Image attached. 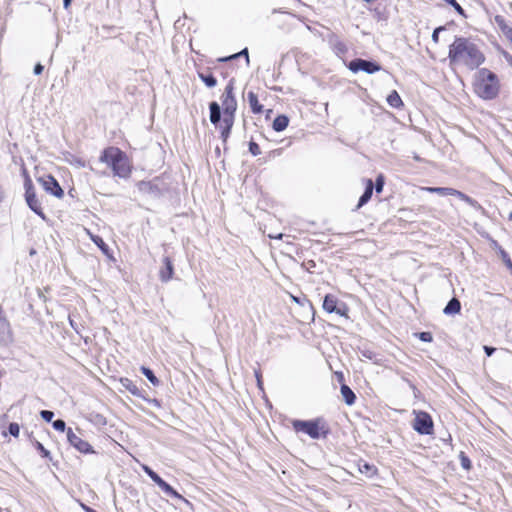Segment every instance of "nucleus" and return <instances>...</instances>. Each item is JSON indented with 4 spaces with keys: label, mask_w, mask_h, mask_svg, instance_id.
Segmentation results:
<instances>
[{
    "label": "nucleus",
    "mask_w": 512,
    "mask_h": 512,
    "mask_svg": "<svg viewBox=\"0 0 512 512\" xmlns=\"http://www.w3.org/2000/svg\"><path fill=\"white\" fill-rule=\"evenodd\" d=\"M84 510H85L86 512H97L95 509H93V508H91V507H89V506H84Z\"/></svg>",
    "instance_id": "nucleus-54"
},
{
    "label": "nucleus",
    "mask_w": 512,
    "mask_h": 512,
    "mask_svg": "<svg viewBox=\"0 0 512 512\" xmlns=\"http://www.w3.org/2000/svg\"><path fill=\"white\" fill-rule=\"evenodd\" d=\"M248 149H249V152L253 155V156H258L261 154V150H260V147L259 145L254 142V141H249L248 143Z\"/></svg>",
    "instance_id": "nucleus-37"
},
{
    "label": "nucleus",
    "mask_w": 512,
    "mask_h": 512,
    "mask_svg": "<svg viewBox=\"0 0 512 512\" xmlns=\"http://www.w3.org/2000/svg\"><path fill=\"white\" fill-rule=\"evenodd\" d=\"M242 56H244L246 58V62H247V64H249L248 48H244L240 52L232 54L230 56L221 57V58L218 59V61L219 62H228V61L237 59V58L242 57Z\"/></svg>",
    "instance_id": "nucleus-29"
},
{
    "label": "nucleus",
    "mask_w": 512,
    "mask_h": 512,
    "mask_svg": "<svg viewBox=\"0 0 512 512\" xmlns=\"http://www.w3.org/2000/svg\"><path fill=\"white\" fill-rule=\"evenodd\" d=\"M43 70H44V66L41 63H37L34 66L33 72L35 75H40V74H42Z\"/></svg>",
    "instance_id": "nucleus-44"
},
{
    "label": "nucleus",
    "mask_w": 512,
    "mask_h": 512,
    "mask_svg": "<svg viewBox=\"0 0 512 512\" xmlns=\"http://www.w3.org/2000/svg\"><path fill=\"white\" fill-rule=\"evenodd\" d=\"M101 175H108L106 171L102 172Z\"/></svg>",
    "instance_id": "nucleus-64"
},
{
    "label": "nucleus",
    "mask_w": 512,
    "mask_h": 512,
    "mask_svg": "<svg viewBox=\"0 0 512 512\" xmlns=\"http://www.w3.org/2000/svg\"><path fill=\"white\" fill-rule=\"evenodd\" d=\"M255 375H256L257 380L261 379V376H260V374L257 371L255 372Z\"/></svg>",
    "instance_id": "nucleus-59"
},
{
    "label": "nucleus",
    "mask_w": 512,
    "mask_h": 512,
    "mask_svg": "<svg viewBox=\"0 0 512 512\" xmlns=\"http://www.w3.org/2000/svg\"><path fill=\"white\" fill-rule=\"evenodd\" d=\"M8 432L11 436L13 437H18L19 436V433H20V426L18 423H15V422H11L9 425H8Z\"/></svg>",
    "instance_id": "nucleus-36"
},
{
    "label": "nucleus",
    "mask_w": 512,
    "mask_h": 512,
    "mask_svg": "<svg viewBox=\"0 0 512 512\" xmlns=\"http://www.w3.org/2000/svg\"><path fill=\"white\" fill-rule=\"evenodd\" d=\"M158 487L168 496L175 499L183 500L184 498L180 495L169 483L163 480Z\"/></svg>",
    "instance_id": "nucleus-25"
},
{
    "label": "nucleus",
    "mask_w": 512,
    "mask_h": 512,
    "mask_svg": "<svg viewBox=\"0 0 512 512\" xmlns=\"http://www.w3.org/2000/svg\"><path fill=\"white\" fill-rule=\"evenodd\" d=\"M336 375H337V378H338V380H339L340 382H342V381L344 380V378H343V374H342L341 372L336 373Z\"/></svg>",
    "instance_id": "nucleus-55"
},
{
    "label": "nucleus",
    "mask_w": 512,
    "mask_h": 512,
    "mask_svg": "<svg viewBox=\"0 0 512 512\" xmlns=\"http://www.w3.org/2000/svg\"><path fill=\"white\" fill-rule=\"evenodd\" d=\"M288 124H289V118L286 115L281 114V115H278L274 119V121L272 123V128L276 132H281L288 127Z\"/></svg>",
    "instance_id": "nucleus-23"
},
{
    "label": "nucleus",
    "mask_w": 512,
    "mask_h": 512,
    "mask_svg": "<svg viewBox=\"0 0 512 512\" xmlns=\"http://www.w3.org/2000/svg\"><path fill=\"white\" fill-rule=\"evenodd\" d=\"M101 163L107 164L112 169L113 175L127 179L131 174L129 159L120 148L110 146L105 148L99 157Z\"/></svg>",
    "instance_id": "nucleus-3"
},
{
    "label": "nucleus",
    "mask_w": 512,
    "mask_h": 512,
    "mask_svg": "<svg viewBox=\"0 0 512 512\" xmlns=\"http://www.w3.org/2000/svg\"><path fill=\"white\" fill-rule=\"evenodd\" d=\"M418 337L423 342H428L429 343V342H432V340H433L432 334L430 332H426V331L425 332H420L418 334Z\"/></svg>",
    "instance_id": "nucleus-40"
},
{
    "label": "nucleus",
    "mask_w": 512,
    "mask_h": 512,
    "mask_svg": "<svg viewBox=\"0 0 512 512\" xmlns=\"http://www.w3.org/2000/svg\"><path fill=\"white\" fill-rule=\"evenodd\" d=\"M292 426L296 432H303L312 439L326 438L329 429L324 419L316 418L312 420H294Z\"/></svg>",
    "instance_id": "nucleus-5"
},
{
    "label": "nucleus",
    "mask_w": 512,
    "mask_h": 512,
    "mask_svg": "<svg viewBox=\"0 0 512 512\" xmlns=\"http://www.w3.org/2000/svg\"><path fill=\"white\" fill-rule=\"evenodd\" d=\"M358 470L360 473L366 475L367 477H373L377 473V467L375 465L363 460H359Z\"/></svg>",
    "instance_id": "nucleus-21"
},
{
    "label": "nucleus",
    "mask_w": 512,
    "mask_h": 512,
    "mask_svg": "<svg viewBox=\"0 0 512 512\" xmlns=\"http://www.w3.org/2000/svg\"><path fill=\"white\" fill-rule=\"evenodd\" d=\"M373 189H374L373 182L371 179H369L367 181V185L365 187L363 194L360 196V198L358 200V204H357L355 210L360 209L362 206H364L366 203L369 202V200L371 199L372 194H373Z\"/></svg>",
    "instance_id": "nucleus-16"
},
{
    "label": "nucleus",
    "mask_w": 512,
    "mask_h": 512,
    "mask_svg": "<svg viewBox=\"0 0 512 512\" xmlns=\"http://www.w3.org/2000/svg\"><path fill=\"white\" fill-rule=\"evenodd\" d=\"M347 67L353 73L362 71L367 74H374L382 69V66L378 62L362 58H355L351 60Z\"/></svg>",
    "instance_id": "nucleus-10"
},
{
    "label": "nucleus",
    "mask_w": 512,
    "mask_h": 512,
    "mask_svg": "<svg viewBox=\"0 0 512 512\" xmlns=\"http://www.w3.org/2000/svg\"><path fill=\"white\" fill-rule=\"evenodd\" d=\"M422 189L429 193H435L440 196L456 195V193H458V190L449 187H424Z\"/></svg>",
    "instance_id": "nucleus-22"
},
{
    "label": "nucleus",
    "mask_w": 512,
    "mask_h": 512,
    "mask_svg": "<svg viewBox=\"0 0 512 512\" xmlns=\"http://www.w3.org/2000/svg\"><path fill=\"white\" fill-rule=\"evenodd\" d=\"M499 254L505 265L512 270V261L509 254L502 247H499Z\"/></svg>",
    "instance_id": "nucleus-34"
},
{
    "label": "nucleus",
    "mask_w": 512,
    "mask_h": 512,
    "mask_svg": "<svg viewBox=\"0 0 512 512\" xmlns=\"http://www.w3.org/2000/svg\"><path fill=\"white\" fill-rule=\"evenodd\" d=\"M448 58L451 65H464L469 70H475L482 65L486 58L479 47L469 38L456 36L449 45Z\"/></svg>",
    "instance_id": "nucleus-1"
},
{
    "label": "nucleus",
    "mask_w": 512,
    "mask_h": 512,
    "mask_svg": "<svg viewBox=\"0 0 512 512\" xmlns=\"http://www.w3.org/2000/svg\"><path fill=\"white\" fill-rule=\"evenodd\" d=\"M150 479L158 486L162 481L163 479L155 472L153 474L152 477H150Z\"/></svg>",
    "instance_id": "nucleus-46"
},
{
    "label": "nucleus",
    "mask_w": 512,
    "mask_h": 512,
    "mask_svg": "<svg viewBox=\"0 0 512 512\" xmlns=\"http://www.w3.org/2000/svg\"><path fill=\"white\" fill-rule=\"evenodd\" d=\"M5 197H6L5 190L3 188V185L0 183V203H2L4 201Z\"/></svg>",
    "instance_id": "nucleus-50"
},
{
    "label": "nucleus",
    "mask_w": 512,
    "mask_h": 512,
    "mask_svg": "<svg viewBox=\"0 0 512 512\" xmlns=\"http://www.w3.org/2000/svg\"><path fill=\"white\" fill-rule=\"evenodd\" d=\"M384 184H385L384 176L382 174H379L376 177L375 186L373 185V187L375 188L377 193H381L383 190Z\"/></svg>",
    "instance_id": "nucleus-35"
},
{
    "label": "nucleus",
    "mask_w": 512,
    "mask_h": 512,
    "mask_svg": "<svg viewBox=\"0 0 512 512\" xmlns=\"http://www.w3.org/2000/svg\"><path fill=\"white\" fill-rule=\"evenodd\" d=\"M198 77L208 88H213L217 85V79L209 69H207V71L198 72Z\"/></svg>",
    "instance_id": "nucleus-24"
},
{
    "label": "nucleus",
    "mask_w": 512,
    "mask_h": 512,
    "mask_svg": "<svg viewBox=\"0 0 512 512\" xmlns=\"http://www.w3.org/2000/svg\"><path fill=\"white\" fill-rule=\"evenodd\" d=\"M143 470L149 476V478L152 477L153 474L155 473V471L147 465L143 466Z\"/></svg>",
    "instance_id": "nucleus-48"
},
{
    "label": "nucleus",
    "mask_w": 512,
    "mask_h": 512,
    "mask_svg": "<svg viewBox=\"0 0 512 512\" xmlns=\"http://www.w3.org/2000/svg\"><path fill=\"white\" fill-rule=\"evenodd\" d=\"M37 181L41 184V186L47 193L59 199L63 198L64 190L60 186L59 182L52 175L48 174L38 177Z\"/></svg>",
    "instance_id": "nucleus-12"
},
{
    "label": "nucleus",
    "mask_w": 512,
    "mask_h": 512,
    "mask_svg": "<svg viewBox=\"0 0 512 512\" xmlns=\"http://www.w3.org/2000/svg\"><path fill=\"white\" fill-rule=\"evenodd\" d=\"M459 459H460V463H461V466L463 469H465V470L471 469V467H472L471 460L464 452L460 453Z\"/></svg>",
    "instance_id": "nucleus-33"
},
{
    "label": "nucleus",
    "mask_w": 512,
    "mask_h": 512,
    "mask_svg": "<svg viewBox=\"0 0 512 512\" xmlns=\"http://www.w3.org/2000/svg\"><path fill=\"white\" fill-rule=\"evenodd\" d=\"M174 265L170 257L164 256L162 259V266L159 270V279L162 282H168L173 278Z\"/></svg>",
    "instance_id": "nucleus-15"
},
{
    "label": "nucleus",
    "mask_w": 512,
    "mask_h": 512,
    "mask_svg": "<svg viewBox=\"0 0 512 512\" xmlns=\"http://www.w3.org/2000/svg\"><path fill=\"white\" fill-rule=\"evenodd\" d=\"M271 112H272V110H270V109L267 111V117L270 116Z\"/></svg>",
    "instance_id": "nucleus-63"
},
{
    "label": "nucleus",
    "mask_w": 512,
    "mask_h": 512,
    "mask_svg": "<svg viewBox=\"0 0 512 512\" xmlns=\"http://www.w3.org/2000/svg\"><path fill=\"white\" fill-rule=\"evenodd\" d=\"M495 22L502 33L512 42V27L508 26L505 19L500 15L495 16Z\"/></svg>",
    "instance_id": "nucleus-26"
},
{
    "label": "nucleus",
    "mask_w": 512,
    "mask_h": 512,
    "mask_svg": "<svg viewBox=\"0 0 512 512\" xmlns=\"http://www.w3.org/2000/svg\"><path fill=\"white\" fill-rule=\"evenodd\" d=\"M121 385L128 390L132 395L136 397L144 398L142 391L137 387V385L129 378H121Z\"/></svg>",
    "instance_id": "nucleus-18"
},
{
    "label": "nucleus",
    "mask_w": 512,
    "mask_h": 512,
    "mask_svg": "<svg viewBox=\"0 0 512 512\" xmlns=\"http://www.w3.org/2000/svg\"><path fill=\"white\" fill-rule=\"evenodd\" d=\"M25 201L28 205V207L38 216H40L42 219H46L45 213L42 209L41 202L37 198L36 191L34 188V185L32 183V180L30 177H27L25 183Z\"/></svg>",
    "instance_id": "nucleus-7"
},
{
    "label": "nucleus",
    "mask_w": 512,
    "mask_h": 512,
    "mask_svg": "<svg viewBox=\"0 0 512 512\" xmlns=\"http://www.w3.org/2000/svg\"><path fill=\"white\" fill-rule=\"evenodd\" d=\"M322 307L327 313H336L340 316H347L349 310L344 302L339 301L338 298L332 294L325 295Z\"/></svg>",
    "instance_id": "nucleus-11"
},
{
    "label": "nucleus",
    "mask_w": 512,
    "mask_h": 512,
    "mask_svg": "<svg viewBox=\"0 0 512 512\" xmlns=\"http://www.w3.org/2000/svg\"><path fill=\"white\" fill-rule=\"evenodd\" d=\"M143 470L149 476V478L152 477L153 474L155 473V471L147 465L143 466Z\"/></svg>",
    "instance_id": "nucleus-47"
},
{
    "label": "nucleus",
    "mask_w": 512,
    "mask_h": 512,
    "mask_svg": "<svg viewBox=\"0 0 512 512\" xmlns=\"http://www.w3.org/2000/svg\"><path fill=\"white\" fill-rule=\"evenodd\" d=\"M455 196L459 197L461 200L465 201L467 204H469L475 209H482L481 205L476 200H474L473 198L464 194L461 191H458V193H456Z\"/></svg>",
    "instance_id": "nucleus-32"
},
{
    "label": "nucleus",
    "mask_w": 512,
    "mask_h": 512,
    "mask_svg": "<svg viewBox=\"0 0 512 512\" xmlns=\"http://www.w3.org/2000/svg\"><path fill=\"white\" fill-rule=\"evenodd\" d=\"M461 310V303L459 299L456 297H453L449 300V302L446 304L445 308L443 309V313L446 315H455L458 314Z\"/></svg>",
    "instance_id": "nucleus-20"
},
{
    "label": "nucleus",
    "mask_w": 512,
    "mask_h": 512,
    "mask_svg": "<svg viewBox=\"0 0 512 512\" xmlns=\"http://www.w3.org/2000/svg\"><path fill=\"white\" fill-rule=\"evenodd\" d=\"M335 49L339 53H345L347 51V47L343 42H337L335 45Z\"/></svg>",
    "instance_id": "nucleus-43"
},
{
    "label": "nucleus",
    "mask_w": 512,
    "mask_h": 512,
    "mask_svg": "<svg viewBox=\"0 0 512 512\" xmlns=\"http://www.w3.org/2000/svg\"><path fill=\"white\" fill-rule=\"evenodd\" d=\"M413 159L416 160L417 162L423 161V159L417 153H413Z\"/></svg>",
    "instance_id": "nucleus-52"
},
{
    "label": "nucleus",
    "mask_w": 512,
    "mask_h": 512,
    "mask_svg": "<svg viewBox=\"0 0 512 512\" xmlns=\"http://www.w3.org/2000/svg\"><path fill=\"white\" fill-rule=\"evenodd\" d=\"M508 219L512 221V211L509 213Z\"/></svg>",
    "instance_id": "nucleus-60"
},
{
    "label": "nucleus",
    "mask_w": 512,
    "mask_h": 512,
    "mask_svg": "<svg viewBox=\"0 0 512 512\" xmlns=\"http://www.w3.org/2000/svg\"><path fill=\"white\" fill-rule=\"evenodd\" d=\"M30 440L35 447V449L40 453L42 458H46L48 460H52L51 453L49 450H47L42 443H40L38 440L32 437V435H29Z\"/></svg>",
    "instance_id": "nucleus-27"
},
{
    "label": "nucleus",
    "mask_w": 512,
    "mask_h": 512,
    "mask_svg": "<svg viewBox=\"0 0 512 512\" xmlns=\"http://www.w3.org/2000/svg\"><path fill=\"white\" fill-rule=\"evenodd\" d=\"M13 341V333L3 308L0 306V345L7 346Z\"/></svg>",
    "instance_id": "nucleus-13"
},
{
    "label": "nucleus",
    "mask_w": 512,
    "mask_h": 512,
    "mask_svg": "<svg viewBox=\"0 0 512 512\" xmlns=\"http://www.w3.org/2000/svg\"><path fill=\"white\" fill-rule=\"evenodd\" d=\"M142 374L148 379V381L154 385V386H158L160 381L159 379L155 376L154 372L148 368V367H145V366H142L140 368Z\"/></svg>",
    "instance_id": "nucleus-30"
},
{
    "label": "nucleus",
    "mask_w": 512,
    "mask_h": 512,
    "mask_svg": "<svg viewBox=\"0 0 512 512\" xmlns=\"http://www.w3.org/2000/svg\"><path fill=\"white\" fill-rule=\"evenodd\" d=\"M387 103L392 107V108H400L402 107L404 104H403V101L400 97V95L398 94V92L396 90H393L388 96H387Z\"/></svg>",
    "instance_id": "nucleus-28"
},
{
    "label": "nucleus",
    "mask_w": 512,
    "mask_h": 512,
    "mask_svg": "<svg viewBox=\"0 0 512 512\" xmlns=\"http://www.w3.org/2000/svg\"><path fill=\"white\" fill-rule=\"evenodd\" d=\"M413 429L421 435H431L434 431V423L431 415L425 411L414 410Z\"/></svg>",
    "instance_id": "nucleus-6"
},
{
    "label": "nucleus",
    "mask_w": 512,
    "mask_h": 512,
    "mask_svg": "<svg viewBox=\"0 0 512 512\" xmlns=\"http://www.w3.org/2000/svg\"><path fill=\"white\" fill-rule=\"evenodd\" d=\"M340 392H341L344 402L348 406H351L355 403L356 395H355L354 391L348 385H346L345 383H341Z\"/></svg>",
    "instance_id": "nucleus-17"
},
{
    "label": "nucleus",
    "mask_w": 512,
    "mask_h": 512,
    "mask_svg": "<svg viewBox=\"0 0 512 512\" xmlns=\"http://www.w3.org/2000/svg\"><path fill=\"white\" fill-rule=\"evenodd\" d=\"M473 90L483 100L495 99L500 91L498 76L487 68H481L474 74Z\"/></svg>",
    "instance_id": "nucleus-2"
},
{
    "label": "nucleus",
    "mask_w": 512,
    "mask_h": 512,
    "mask_svg": "<svg viewBox=\"0 0 512 512\" xmlns=\"http://www.w3.org/2000/svg\"><path fill=\"white\" fill-rule=\"evenodd\" d=\"M137 186L141 193L153 198H158L167 191L165 183L159 178H154L151 181H140Z\"/></svg>",
    "instance_id": "nucleus-8"
},
{
    "label": "nucleus",
    "mask_w": 512,
    "mask_h": 512,
    "mask_svg": "<svg viewBox=\"0 0 512 512\" xmlns=\"http://www.w3.org/2000/svg\"><path fill=\"white\" fill-rule=\"evenodd\" d=\"M503 56L505 60L508 62L510 66H512V55L506 51L503 52Z\"/></svg>",
    "instance_id": "nucleus-49"
},
{
    "label": "nucleus",
    "mask_w": 512,
    "mask_h": 512,
    "mask_svg": "<svg viewBox=\"0 0 512 512\" xmlns=\"http://www.w3.org/2000/svg\"><path fill=\"white\" fill-rule=\"evenodd\" d=\"M72 1L73 0H63V7L67 9L71 5Z\"/></svg>",
    "instance_id": "nucleus-51"
},
{
    "label": "nucleus",
    "mask_w": 512,
    "mask_h": 512,
    "mask_svg": "<svg viewBox=\"0 0 512 512\" xmlns=\"http://www.w3.org/2000/svg\"><path fill=\"white\" fill-rule=\"evenodd\" d=\"M247 100L251 108V111L254 114H259L263 111V105L259 103L258 96L256 93H254L253 91H249L247 94Z\"/></svg>",
    "instance_id": "nucleus-19"
},
{
    "label": "nucleus",
    "mask_w": 512,
    "mask_h": 512,
    "mask_svg": "<svg viewBox=\"0 0 512 512\" xmlns=\"http://www.w3.org/2000/svg\"><path fill=\"white\" fill-rule=\"evenodd\" d=\"M493 247H495L499 251V247H501V246L497 243V241L494 240Z\"/></svg>",
    "instance_id": "nucleus-56"
},
{
    "label": "nucleus",
    "mask_w": 512,
    "mask_h": 512,
    "mask_svg": "<svg viewBox=\"0 0 512 512\" xmlns=\"http://www.w3.org/2000/svg\"><path fill=\"white\" fill-rule=\"evenodd\" d=\"M67 440L71 446L84 454L94 453L93 447L85 440L76 435L71 428L67 431Z\"/></svg>",
    "instance_id": "nucleus-14"
},
{
    "label": "nucleus",
    "mask_w": 512,
    "mask_h": 512,
    "mask_svg": "<svg viewBox=\"0 0 512 512\" xmlns=\"http://www.w3.org/2000/svg\"><path fill=\"white\" fill-rule=\"evenodd\" d=\"M363 1H364V2H366V3H372V2H374L375 0H363Z\"/></svg>",
    "instance_id": "nucleus-62"
},
{
    "label": "nucleus",
    "mask_w": 512,
    "mask_h": 512,
    "mask_svg": "<svg viewBox=\"0 0 512 512\" xmlns=\"http://www.w3.org/2000/svg\"><path fill=\"white\" fill-rule=\"evenodd\" d=\"M22 174H23V177H24V182L26 181L27 177H30L26 168H23L22 169Z\"/></svg>",
    "instance_id": "nucleus-53"
},
{
    "label": "nucleus",
    "mask_w": 512,
    "mask_h": 512,
    "mask_svg": "<svg viewBox=\"0 0 512 512\" xmlns=\"http://www.w3.org/2000/svg\"><path fill=\"white\" fill-rule=\"evenodd\" d=\"M92 241L97 245V247L102 251L103 254L109 256L110 248L104 242V240L100 236H92Z\"/></svg>",
    "instance_id": "nucleus-31"
},
{
    "label": "nucleus",
    "mask_w": 512,
    "mask_h": 512,
    "mask_svg": "<svg viewBox=\"0 0 512 512\" xmlns=\"http://www.w3.org/2000/svg\"><path fill=\"white\" fill-rule=\"evenodd\" d=\"M450 6H452L459 15L466 17L464 9L456 0L455 3L451 4Z\"/></svg>",
    "instance_id": "nucleus-42"
},
{
    "label": "nucleus",
    "mask_w": 512,
    "mask_h": 512,
    "mask_svg": "<svg viewBox=\"0 0 512 512\" xmlns=\"http://www.w3.org/2000/svg\"><path fill=\"white\" fill-rule=\"evenodd\" d=\"M257 384H258L259 388H261V389H262V381H261V379H258V380H257Z\"/></svg>",
    "instance_id": "nucleus-58"
},
{
    "label": "nucleus",
    "mask_w": 512,
    "mask_h": 512,
    "mask_svg": "<svg viewBox=\"0 0 512 512\" xmlns=\"http://www.w3.org/2000/svg\"><path fill=\"white\" fill-rule=\"evenodd\" d=\"M443 1L446 2L448 5L455 3V0H443Z\"/></svg>",
    "instance_id": "nucleus-57"
},
{
    "label": "nucleus",
    "mask_w": 512,
    "mask_h": 512,
    "mask_svg": "<svg viewBox=\"0 0 512 512\" xmlns=\"http://www.w3.org/2000/svg\"><path fill=\"white\" fill-rule=\"evenodd\" d=\"M445 30V27L444 26H439L437 28L434 29L433 33H432V40L437 43L439 41V33L441 31Z\"/></svg>",
    "instance_id": "nucleus-41"
},
{
    "label": "nucleus",
    "mask_w": 512,
    "mask_h": 512,
    "mask_svg": "<svg viewBox=\"0 0 512 512\" xmlns=\"http://www.w3.org/2000/svg\"><path fill=\"white\" fill-rule=\"evenodd\" d=\"M153 403H155L157 406H159V402H158V400H157V399H154V400H153Z\"/></svg>",
    "instance_id": "nucleus-61"
},
{
    "label": "nucleus",
    "mask_w": 512,
    "mask_h": 512,
    "mask_svg": "<svg viewBox=\"0 0 512 512\" xmlns=\"http://www.w3.org/2000/svg\"><path fill=\"white\" fill-rule=\"evenodd\" d=\"M234 82L232 78L229 80L225 90L221 96V110L223 114L236 113L237 111V100L234 95Z\"/></svg>",
    "instance_id": "nucleus-9"
},
{
    "label": "nucleus",
    "mask_w": 512,
    "mask_h": 512,
    "mask_svg": "<svg viewBox=\"0 0 512 512\" xmlns=\"http://www.w3.org/2000/svg\"><path fill=\"white\" fill-rule=\"evenodd\" d=\"M52 426L55 430L60 431V432H64L66 429V423L62 419H57V420L53 421Z\"/></svg>",
    "instance_id": "nucleus-38"
},
{
    "label": "nucleus",
    "mask_w": 512,
    "mask_h": 512,
    "mask_svg": "<svg viewBox=\"0 0 512 512\" xmlns=\"http://www.w3.org/2000/svg\"><path fill=\"white\" fill-rule=\"evenodd\" d=\"M236 113L223 114L221 106L217 101L209 103V119L210 122L220 130V138L226 144L230 137Z\"/></svg>",
    "instance_id": "nucleus-4"
},
{
    "label": "nucleus",
    "mask_w": 512,
    "mask_h": 512,
    "mask_svg": "<svg viewBox=\"0 0 512 512\" xmlns=\"http://www.w3.org/2000/svg\"><path fill=\"white\" fill-rule=\"evenodd\" d=\"M40 416L44 421L51 422L54 417V412L51 410H41Z\"/></svg>",
    "instance_id": "nucleus-39"
},
{
    "label": "nucleus",
    "mask_w": 512,
    "mask_h": 512,
    "mask_svg": "<svg viewBox=\"0 0 512 512\" xmlns=\"http://www.w3.org/2000/svg\"><path fill=\"white\" fill-rule=\"evenodd\" d=\"M483 349H484L485 354H486L488 357L492 356V355H493V353H494V352H495V350H496L494 347H492V346H487V345H485V346L483 347Z\"/></svg>",
    "instance_id": "nucleus-45"
}]
</instances>
